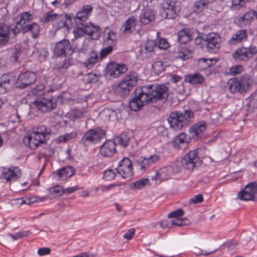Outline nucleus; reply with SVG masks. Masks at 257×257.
<instances>
[{
	"mask_svg": "<svg viewBox=\"0 0 257 257\" xmlns=\"http://www.w3.org/2000/svg\"><path fill=\"white\" fill-rule=\"evenodd\" d=\"M20 170L18 167H11L3 168L2 171V178L7 182H12L16 180L21 176Z\"/></svg>",
	"mask_w": 257,
	"mask_h": 257,
	"instance_id": "6ab92c4d",
	"label": "nucleus"
},
{
	"mask_svg": "<svg viewBox=\"0 0 257 257\" xmlns=\"http://www.w3.org/2000/svg\"><path fill=\"white\" fill-rule=\"evenodd\" d=\"M16 200L18 202V203L21 205L23 204H31V203L37 201V200H35L34 198H26L24 200L23 198H18Z\"/></svg>",
	"mask_w": 257,
	"mask_h": 257,
	"instance_id": "0e129e2a",
	"label": "nucleus"
},
{
	"mask_svg": "<svg viewBox=\"0 0 257 257\" xmlns=\"http://www.w3.org/2000/svg\"><path fill=\"white\" fill-rule=\"evenodd\" d=\"M257 194V183L252 182L247 184L243 190L239 191L237 198L241 200H252Z\"/></svg>",
	"mask_w": 257,
	"mask_h": 257,
	"instance_id": "4468645a",
	"label": "nucleus"
},
{
	"mask_svg": "<svg viewBox=\"0 0 257 257\" xmlns=\"http://www.w3.org/2000/svg\"><path fill=\"white\" fill-rule=\"evenodd\" d=\"M74 174L73 169L71 167H64L54 172L53 175L58 180H65L72 176Z\"/></svg>",
	"mask_w": 257,
	"mask_h": 257,
	"instance_id": "c85d7f7f",
	"label": "nucleus"
},
{
	"mask_svg": "<svg viewBox=\"0 0 257 257\" xmlns=\"http://www.w3.org/2000/svg\"><path fill=\"white\" fill-rule=\"evenodd\" d=\"M198 65L200 69L203 70L212 65V60L211 59L201 58L198 60Z\"/></svg>",
	"mask_w": 257,
	"mask_h": 257,
	"instance_id": "de8ad7c7",
	"label": "nucleus"
},
{
	"mask_svg": "<svg viewBox=\"0 0 257 257\" xmlns=\"http://www.w3.org/2000/svg\"><path fill=\"white\" fill-rule=\"evenodd\" d=\"M40 31V26L36 23H33L30 25H28L21 31L23 33L31 32L32 37L34 39L37 38L39 36Z\"/></svg>",
	"mask_w": 257,
	"mask_h": 257,
	"instance_id": "473e14b6",
	"label": "nucleus"
},
{
	"mask_svg": "<svg viewBox=\"0 0 257 257\" xmlns=\"http://www.w3.org/2000/svg\"><path fill=\"white\" fill-rule=\"evenodd\" d=\"M249 0H232V5L233 7H242Z\"/></svg>",
	"mask_w": 257,
	"mask_h": 257,
	"instance_id": "69168bd1",
	"label": "nucleus"
},
{
	"mask_svg": "<svg viewBox=\"0 0 257 257\" xmlns=\"http://www.w3.org/2000/svg\"><path fill=\"white\" fill-rule=\"evenodd\" d=\"M34 103L40 111L43 112L52 111L57 105L56 99L52 96L38 97Z\"/></svg>",
	"mask_w": 257,
	"mask_h": 257,
	"instance_id": "1a4fd4ad",
	"label": "nucleus"
},
{
	"mask_svg": "<svg viewBox=\"0 0 257 257\" xmlns=\"http://www.w3.org/2000/svg\"><path fill=\"white\" fill-rule=\"evenodd\" d=\"M155 13L151 9H143L140 15V22L143 25H148L154 20Z\"/></svg>",
	"mask_w": 257,
	"mask_h": 257,
	"instance_id": "7c9ffc66",
	"label": "nucleus"
},
{
	"mask_svg": "<svg viewBox=\"0 0 257 257\" xmlns=\"http://www.w3.org/2000/svg\"><path fill=\"white\" fill-rule=\"evenodd\" d=\"M117 142L121 146L125 148L128 145L130 138L127 135L122 134L118 137Z\"/></svg>",
	"mask_w": 257,
	"mask_h": 257,
	"instance_id": "09e8293b",
	"label": "nucleus"
},
{
	"mask_svg": "<svg viewBox=\"0 0 257 257\" xmlns=\"http://www.w3.org/2000/svg\"><path fill=\"white\" fill-rule=\"evenodd\" d=\"M117 34L109 29H106L103 34L104 43L111 45L116 40Z\"/></svg>",
	"mask_w": 257,
	"mask_h": 257,
	"instance_id": "58836bf2",
	"label": "nucleus"
},
{
	"mask_svg": "<svg viewBox=\"0 0 257 257\" xmlns=\"http://www.w3.org/2000/svg\"><path fill=\"white\" fill-rule=\"evenodd\" d=\"M71 46L70 43L67 40L64 39L57 42L54 48L53 53L57 56H66L70 52Z\"/></svg>",
	"mask_w": 257,
	"mask_h": 257,
	"instance_id": "a211bd4d",
	"label": "nucleus"
},
{
	"mask_svg": "<svg viewBox=\"0 0 257 257\" xmlns=\"http://www.w3.org/2000/svg\"><path fill=\"white\" fill-rule=\"evenodd\" d=\"M191 138L187 134L181 133L176 136L173 141V145L177 149L184 150L190 142Z\"/></svg>",
	"mask_w": 257,
	"mask_h": 257,
	"instance_id": "4be33fe9",
	"label": "nucleus"
},
{
	"mask_svg": "<svg viewBox=\"0 0 257 257\" xmlns=\"http://www.w3.org/2000/svg\"><path fill=\"white\" fill-rule=\"evenodd\" d=\"M135 233V229L131 228L129 229L125 234H124L123 238L127 240H130L134 236Z\"/></svg>",
	"mask_w": 257,
	"mask_h": 257,
	"instance_id": "774afa93",
	"label": "nucleus"
},
{
	"mask_svg": "<svg viewBox=\"0 0 257 257\" xmlns=\"http://www.w3.org/2000/svg\"><path fill=\"white\" fill-rule=\"evenodd\" d=\"M83 80L86 83H94L98 80V76L94 73H88L84 76Z\"/></svg>",
	"mask_w": 257,
	"mask_h": 257,
	"instance_id": "8fccbe9b",
	"label": "nucleus"
},
{
	"mask_svg": "<svg viewBox=\"0 0 257 257\" xmlns=\"http://www.w3.org/2000/svg\"><path fill=\"white\" fill-rule=\"evenodd\" d=\"M143 92L147 95L149 102L154 103L157 100L167 99L168 88L165 85L153 84L142 87Z\"/></svg>",
	"mask_w": 257,
	"mask_h": 257,
	"instance_id": "20e7f679",
	"label": "nucleus"
},
{
	"mask_svg": "<svg viewBox=\"0 0 257 257\" xmlns=\"http://www.w3.org/2000/svg\"><path fill=\"white\" fill-rule=\"evenodd\" d=\"M137 20L134 16L129 17L121 27V30L123 34H130L136 30Z\"/></svg>",
	"mask_w": 257,
	"mask_h": 257,
	"instance_id": "c756f323",
	"label": "nucleus"
},
{
	"mask_svg": "<svg viewBox=\"0 0 257 257\" xmlns=\"http://www.w3.org/2000/svg\"><path fill=\"white\" fill-rule=\"evenodd\" d=\"M203 201V196L200 194H197L190 199L189 202L190 203L196 204L200 203Z\"/></svg>",
	"mask_w": 257,
	"mask_h": 257,
	"instance_id": "e2e57ef3",
	"label": "nucleus"
},
{
	"mask_svg": "<svg viewBox=\"0 0 257 257\" xmlns=\"http://www.w3.org/2000/svg\"><path fill=\"white\" fill-rule=\"evenodd\" d=\"M247 38V30L245 29L239 30L232 35L228 40V43L232 45H235L246 40Z\"/></svg>",
	"mask_w": 257,
	"mask_h": 257,
	"instance_id": "cd10ccee",
	"label": "nucleus"
},
{
	"mask_svg": "<svg viewBox=\"0 0 257 257\" xmlns=\"http://www.w3.org/2000/svg\"><path fill=\"white\" fill-rule=\"evenodd\" d=\"M178 41L182 44H186L191 40L190 31L188 29L184 28L178 33Z\"/></svg>",
	"mask_w": 257,
	"mask_h": 257,
	"instance_id": "c9c22d12",
	"label": "nucleus"
},
{
	"mask_svg": "<svg viewBox=\"0 0 257 257\" xmlns=\"http://www.w3.org/2000/svg\"><path fill=\"white\" fill-rule=\"evenodd\" d=\"M99 59L98 54L96 52L91 51L89 54V56L84 62V64L87 68H92L93 65L98 62Z\"/></svg>",
	"mask_w": 257,
	"mask_h": 257,
	"instance_id": "4c0bfd02",
	"label": "nucleus"
},
{
	"mask_svg": "<svg viewBox=\"0 0 257 257\" xmlns=\"http://www.w3.org/2000/svg\"><path fill=\"white\" fill-rule=\"evenodd\" d=\"M51 249L49 247H42L38 250V254L40 256H43L50 254Z\"/></svg>",
	"mask_w": 257,
	"mask_h": 257,
	"instance_id": "338daca9",
	"label": "nucleus"
},
{
	"mask_svg": "<svg viewBox=\"0 0 257 257\" xmlns=\"http://www.w3.org/2000/svg\"><path fill=\"white\" fill-rule=\"evenodd\" d=\"M201 38L206 43L207 50L209 52H215L219 49L220 39L218 34L212 33L202 36Z\"/></svg>",
	"mask_w": 257,
	"mask_h": 257,
	"instance_id": "ddd939ff",
	"label": "nucleus"
},
{
	"mask_svg": "<svg viewBox=\"0 0 257 257\" xmlns=\"http://www.w3.org/2000/svg\"><path fill=\"white\" fill-rule=\"evenodd\" d=\"M36 79V75L32 72H25L21 73L16 82L17 87L23 89L33 84Z\"/></svg>",
	"mask_w": 257,
	"mask_h": 257,
	"instance_id": "dca6fc26",
	"label": "nucleus"
},
{
	"mask_svg": "<svg viewBox=\"0 0 257 257\" xmlns=\"http://www.w3.org/2000/svg\"><path fill=\"white\" fill-rule=\"evenodd\" d=\"M172 176L173 175L168 165L157 171L156 175L152 177V179L156 181L157 183H160L163 181L170 179Z\"/></svg>",
	"mask_w": 257,
	"mask_h": 257,
	"instance_id": "bb28decb",
	"label": "nucleus"
},
{
	"mask_svg": "<svg viewBox=\"0 0 257 257\" xmlns=\"http://www.w3.org/2000/svg\"><path fill=\"white\" fill-rule=\"evenodd\" d=\"M105 136V132L100 127H95L86 132L81 138L82 143L85 146L99 142Z\"/></svg>",
	"mask_w": 257,
	"mask_h": 257,
	"instance_id": "0eeeda50",
	"label": "nucleus"
},
{
	"mask_svg": "<svg viewBox=\"0 0 257 257\" xmlns=\"http://www.w3.org/2000/svg\"><path fill=\"white\" fill-rule=\"evenodd\" d=\"M255 15V11L253 10H249L245 13L238 19V23L240 27H249L251 25Z\"/></svg>",
	"mask_w": 257,
	"mask_h": 257,
	"instance_id": "2f4dec72",
	"label": "nucleus"
},
{
	"mask_svg": "<svg viewBox=\"0 0 257 257\" xmlns=\"http://www.w3.org/2000/svg\"><path fill=\"white\" fill-rule=\"evenodd\" d=\"M257 53V49L254 46L241 47L237 49L232 54L234 60L237 62L246 61Z\"/></svg>",
	"mask_w": 257,
	"mask_h": 257,
	"instance_id": "f8f14e48",
	"label": "nucleus"
},
{
	"mask_svg": "<svg viewBox=\"0 0 257 257\" xmlns=\"http://www.w3.org/2000/svg\"><path fill=\"white\" fill-rule=\"evenodd\" d=\"M116 145L114 141L107 140L101 146L99 152L101 155L110 157L112 156L116 152Z\"/></svg>",
	"mask_w": 257,
	"mask_h": 257,
	"instance_id": "a878e982",
	"label": "nucleus"
},
{
	"mask_svg": "<svg viewBox=\"0 0 257 257\" xmlns=\"http://www.w3.org/2000/svg\"><path fill=\"white\" fill-rule=\"evenodd\" d=\"M66 22V15H58V17L54 22V26L56 27V29H60L64 27L68 28Z\"/></svg>",
	"mask_w": 257,
	"mask_h": 257,
	"instance_id": "a19ab883",
	"label": "nucleus"
},
{
	"mask_svg": "<svg viewBox=\"0 0 257 257\" xmlns=\"http://www.w3.org/2000/svg\"><path fill=\"white\" fill-rule=\"evenodd\" d=\"M155 45V41L152 40L147 41L144 46L140 47L138 53L139 57L141 59H144L152 56L154 54Z\"/></svg>",
	"mask_w": 257,
	"mask_h": 257,
	"instance_id": "b1692460",
	"label": "nucleus"
},
{
	"mask_svg": "<svg viewBox=\"0 0 257 257\" xmlns=\"http://www.w3.org/2000/svg\"><path fill=\"white\" fill-rule=\"evenodd\" d=\"M50 193L55 194L57 196H61L64 194V190L60 186H55L49 189Z\"/></svg>",
	"mask_w": 257,
	"mask_h": 257,
	"instance_id": "603ef678",
	"label": "nucleus"
},
{
	"mask_svg": "<svg viewBox=\"0 0 257 257\" xmlns=\"http://www.w3.org/2000/svg\"><path fill=\"white\" fill-rule=\"evenodd\" d=\"M19 17L20 19L16 22L15 27L12 29V31L15 35L21 32L24 28L28 25H26V23L33 20L32 15L28 12L21 13L19 15Z\"/></svg>",
	"mask_w": 257,
	"mask_h": 257,
	"instance_id": "f3484780",
	"label": "nucleus"
},
{
	"mask_svg": "<svg viewBox=\"0 0 257 257\" xmlns=\"http://www.w3.org/2000/svg\"><path fill=\"white\" fill-rule=\"evenodd\" d=\"M184 211L182 209H178L174 211H172L168 214V217L169 218H177L182 216L183 215Z\"/></svg>",
	"mask_w": 257,
	"mask_h": 257,
	"instance_id": "13d9d810",
	"label": "nucleus"
},
{
	"mask_svg": "<svg viewBox=\"0 0 257 257\" xmlns=\"http://www.w3.org/2000/svg\"><path fill=\"white\" fill-rule=\"evenodd\" d=\"M10 38V31L8 27L4 24H0V45H5Z\"/></svg>",
	"mask_w": 257,
	"mask_h": 257,
	"instance_id": "f704fd0d",
	"label": "nucleus"
},
{
	"mask_svg": "<svg viewBox=\"0 0 257 257\" xmlns=\"http://www.w3.org/2000/svg\"><path fill=\"white\" fill-rule=\"evenodd\" d=\"M206 128V123L204 121H201L191 126L189 128V133L193 140L197 141L202 138V133Z\"/></svg>",
	"mask_w": 257,
	"mask_h": 257,
	"instance_id": "412c9836",
	"label": "nucleus"
},
{
	"mask_svg": "<svg viewBox=\"0 0 257 257\" xmlns=\"http://www.w3.org/2000/svg\"><path fill=\"white\" fill-rule=\"evenodd\" d=\"M188 220L185 218L179 219L176 218L172 221V226H182L187 224Z\"/></svg>",
	"mask_w": 257,
	"mask_h": 257,
	"instance_id": "680f3d73",
	"label": "nucleus"
},
{
	"mask_svg": "<svg viewBox=\"0 0 257 257\" xmlns=\"http://www.w3.org/2000/svg\"><path fill=\"white\" fill-rule=\"evenodd\" d=\"M15 82V79L10 74H4L1 78L0 94H5L10 89Z\"/></svg>",
	"mask_w": 257,
	"mask_h": 257,
	"instance_id": "393cba45",
	"label": "nucleus"
},
{
	"mask_svg": "<svg viewBox=\"0 0 257 257\" xmlns=\"http://www.w3.org/2000/svg\"><path fill=\"white\" fill-rule=\"evenodd\" d=\"M149 103L147 99V95L143 92V89H137L135 96L130 100V109L133 111H138L145 104Z\"/></svg>",
	"mask_w": 257,
	"mask_h": 257,
	"instance_id": "9b49d317",
	"label": "nucleus"
},
{
	"mask_svg": "<svg viewBox=\"0 0 257 257\" xmlns=\"http://www.w3.org/2000/svg\"><path fill=\"white\" fill-rule=\"evenodd\" d=\"M181 161L184 168L189 171H192L201 163L196 150L188 152Z\"/></svg>",
	"mask_w": 257,
	"mask_h": 257,
	"instance_id": "9d476101",
	"label": "nucleus"
},
{
	"mask_svg": "<svg viewBox=\"0 0 257 257\" xmlns=\"http://www.w3.org/2000/svg\"><path fill=\"white\" fill-rule=\"evenodd\" d=\"M227 86L231 93L242 94L250 89L251 79L248 75H244L239 78H231L227 82Z\"/></svg>",
	"mask_w": 257,
	"mask_h": 257,
	"instance_id": "423d86ee",
	"label": "nucleus"
},
{
	"mask_svg": "<svg viewBox=\"0 0 257 257\" xmlns=\"http://www.w3.org/2000/svg\"><path fill=\"white\" fill-rule=\"evenodd\" d=\"M57 14L54 13L53 11L48 12L44 14L41 18V22L47 23L51 21H55L56 18L58 17Z\"/></svg>",
	"mask_w": 257,
	"mask_h": 257,
	"instance_id": "37998d69",
	"label": "nucleus"
},
{
	"mask_svg": "<svg viewBox=\"0 0 257 257\" xmlns=\"http://www.w3.org/2000/svg\"><path fill=\"white\" fill-rule=\"evenodd\" d=\"M49 54L47 49L45 47L36 48L33 51V55L36 57L40 62L44 61Z\"/></svg>",
	"mask_w": 257,
	"mask_h": 257,
	"instance_id": "e433bc0d",
	"label": "nucleus"
},
{
	"mask_svg": "<svg viewBox=\"0 0 257 257\" xmlns=\"http://www.w3.org/2000/svg\"><path fill=\"white\" fill-rule=\"evenodd\" d=\"M92 9L91 5H85L77 13L75 19V26L73 31L75 39L81 38L84 35L94 36L93 39L99 38L98 28L91 22H87Z\"/></svg>",
	"mask_w": 257,
	"mask_h": 257,
	"instance_id": "f257e3e1",
	"label": "nucleus"
},
{
	"mask_svg": "<svg viewBox=\"0 0 257 257\" xmlns=\"http://www.w3.org/2000/svg\"><path fill=\"white\" fill-rule=\"evenodd\" d=\"M71 117L74 121L78 120L84 116L83 113L80 109H74L71 112Z\"/></svg>",
	"mask_w": 257,
	"mask_h": 257,
	"instance_id": "6e6d98bb",
	"label": "nucleus"
},
{
	"mask_svg": "<svg viewBox=\"0 0 257 257\" xmlns=\"http://www.w3.org/2000/svg\"><path fill=\"white\" fill-rule=\"evenodd\" d=\"M155 42L156 44L155 47H158L161 49H166L169 46V44L167 40L164 38L160 39L157 42Z\"/></svg>",
	"mask_w": 257,
	"mask_h": 257,
	"instance_id": "3c124183",
	"label": "nucleus"
},
{
	"mask_svg": "<svg viewBox=\"0 0 257 257\" xmlns=\"http://www.w3.org/2000/svg\"><path fill=\"white\" fill-rule=\"evenodd\" d=\"M70 65V60L69 59H65L63 61L59 62L56 64L55 70L56 72L64 74Z\"/></svg>",
	"mask_w": 257,
	"mask_h": 257,
	"instance_id": "ea45409f",
	"label": "nucleus"
},
{
	"mask_svg": "<svg viewBox=\"0 0 257 257\" xmlns=\"http://www.w3.org/2000/svg\"><path fill=\"white\" fill-rule=\"evenodd\" d=\"M76 136L77 133L72 132L59 136L57 139V141L59 143H65L72 139L75 138Z\"/></svg>",
	"mask_w": 257,
	"mask_h": 257,
	"instance_id": "c03bdc74",
	"label": "nucleus"
},
{
	"mask_svg": "<svg viewBox=\"0 0 257 257\" xmlns=\"http://www.w3.org/2000/svg\"><path fill=\"white\" fill-rule=\"evenodd\" d=\"M115 176V174L112 170H106L103 173V178L107 181L112 180Z\"/></svg>",
	"mask_w": 257,
	"mask_h": 257,
	"instance_id": "052dcab7",
	"label": "nucleus"
},
{
	"mask_svg": "<svg viewBox=\"0 0 257 257\" xmlns=\"http://www.w3.org/2000/svg\"><path fill=\"white\" fill-rule=\"evenodd\" d=\"M113 50V47L111 45H109L106 47L102 49L100 52L99 58H103L105 57L107 55L110 54Z\"/></svg>",
	"mask_w": 257,
	"mask_h": 257,
	"instance_id": "4d7b16f0",
	"label": "nucleus"
},
{
	"mask_svg": "<svg viewBox=\"0 0 257 257\" xmlns=\"http://www.w3.org/2000/svg\"><path fill=\"white\" fill-rule=\"evenodd\" d=\"M193 116V112L189 110H185L184 112L176 111L170 113L168 121L172 129L179 131L186 126Z\"/></svg>",
	"mask_w": 257,
	"mask_h": 257,
	"instance_id": "7ed1b4c3",
	"label": "nucleus"
},
{
	"mask_svg": "<svg viewBox=\"0 0 257 257\" xmlns=\"http://www.w3.org/2000/svg\"><path fill=\"white\" fill-rule=\"evenodd\" d=\"M75 49H76L79 53H85L88 50V45L87 43H85V41L82 42V46L76 43Z\"/></svg>",
	"mask_w": 257,
	"mask_h": 257,
	"instance_id": "864d4df0",
	"label": "nucleus"
},
{
	"mask_svg": "<svg viewBox=\"0 0 257 257\" xmlns=\"http://www.w3.org/2000/svg\"><path fill=\"white\" fill-rule=\"evenodd\" d=\"M160 157L157 154H153L148 157H140L136 160V163L142 170L146 169L159 161Z\"/></svg>",
	"mask_w": 257,
	"mask_h": 257,
	"instance_id": "5701e85b",
	"label": "nucleus"
},
{
	"mask_svg": "<svg viewBox=\"0 0 257 257\" xmlns=\"http://www.w3.org/2000/svg\"><path fill=\"white\" fill-rule=\"evenodd\" d=\"M138 75L132 72L127 74L114 87L115 94L120 97L127 96L131 90L137 85Z\"/></svg>",
	"mask_w": 257,
	"mask_h": 257,
	"instance_id": "39448f33",
	"label": "nucleus"
},
{
	"mask_svg": "<svg viewBox=\"0 0 257 257\" xmlns=\"http://www.w3.org/2000/svg\"><path fill=\"white\" fill-rule=\"evenodd\" d=\"M29 231H19L15 234H9L8 236L11 237L14 240H18L24 236H27L29 234Z\"/></svg>",
	"mask_w": 257,
	"mask_h": 257,
	"instance_id": "5fc2aeb1",
	"label": "nucleus"
},
{
	"mask_svg": "<svg viewBox=\"0 0 257 257\" xmlns=\"http://www.w3.org/2000/svg\"><path fill=\"white\" fill-rule=\"evenodd\" d=\"M168 167H169L173 175L179 173L181 172L183 168H184L181 160H177L171 163L168 165Z\"/></svg>",
	"mask_w": 257,
	"mask_h": 257,
	"instance_id": "79ce46f5",
	"label": "nucleus"
},
{
	"mask_svg": "<svg viewBox=\"0 0 257 257\" xmlns=\"http://www.w3.org/2000/svg\"><path fill=\"white\" fill-rule=\"evenodd\" d=\"M148 180L142 179L131 184V188L133 189H140L145 187Z\"/></svg>",
	"mask_w": 257,
	"mask_h": 257,
	"instance_id": "a18cd8bd",
	"label": "nucleus"
},
{
	"mask_svg": "<svg viewBox=\"0 0 257 257\" xmlns=\"http://www.w3.org/2000/svg\"><path fill=\"white\" fill-rule=\"evenodd\" d=\"M185 81L196 85L201 84L204 81L203 76L200 74L195 73L192 74L187 75L185 78Z\"/></svg>",
	"mask_w": 257,
	"mask_h": 257,
	"instance_id": "72a5a7b5",
	"label": "nucleus"
},
{
	"mask_svg": "<svg viewBox=\"0 0 257 257\" xmlns=\"http://www.w3.org/2000/svg\"><path fill=\"white\" fill-rule=\"evenodd\" d=\"M243 70L242 66L241 65H237L232 67L229 69V74L232 75H236L240 74Z\"/></svg>",
	"mask_w": 257,
	"mask_h": 257,
	"instance_id": "bf43d9fd",
	"label": "nucleus"
},
{
	"mask_svg": "<svg viewBox=\"0 0 257 257\" xmlns=\"http://www.w3.org/2000/svg\"><path fill=\"white\" fill-rule=\"evenodd\" d=\"M50 134V130L46 126L41 125L33 131L23 139L25 145L29 146L31 149L34 150L38 147L46 142L47 138Z\"/></svg>",
	"mask_w": 257,
	"mask_h": 257,
	"instance_id": "f03ea898",
	"label": "nucleus"
},
{
	"mask_svg": "<svg viewBox=\"0 0 257 257\" xmlns=\"http://www.w3.org/2000/svg\"><path fill=\"white\" fill-rule=\"evenodd\" d=\"M152 69L154 72L159 74L165 70V67L162 61H156L152 64Z\"/></svg>",
	"mask_w": 257,
	"mask_h": 257,
	"instance_id": "49530a36",
	"label": "nucleus"
},
{
	"mask_svg": "<svg viewBox=\"0 0 257 257\" xmlns=\"http://www.w3.org/2000/svg\"><path fill=\"white\" fill-rule=\"evenodd\" d=\"M127 70V66L124 64H119L115 63H111L107 66V73L112 78H117L121 74L125 72Z\"/></svg>",
	"mask_w": 257,
	"mask_h": 257,
	"instance_id": "aec40b11",
	"label": "nucleus"
},
{
	"mask_svg": "<svg viewBox=\"0 0 257 257\" xmlns=\"http://www.w3.org/2000/svg\"><path fill=\"white\" fill-rule=\"evenodd\" d=\"M179 11L180 8L176 2L167 0L162 4L160 14L163 18L173 19L176 18Z\"/></svg>",
	"mask_w": 257,
	"mask_h": 257,
	"instance_id": "6e6552de",
	"label": "nucleus"
},
{
	"mask_svg": "<svg viewBox=\"0 0 257 257\" xmlns=\"http://www.w3.org/2000/svg\"><path fill=\"white\" fill-rule=\"evenodd\" d=\"M116 170L123 178H130L134 174L132 161L127 158H123L119 163Z\"/></svg>",
	"mask_w": 257,
	"mask_h": 257,
	"instance_id": "2eb2a0df",
	"label": "nucleus"
}]
</instances>
